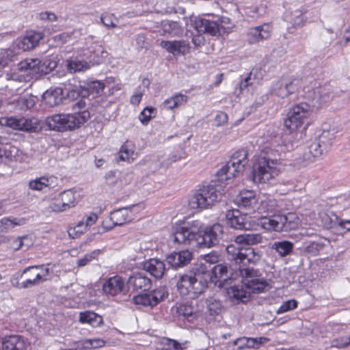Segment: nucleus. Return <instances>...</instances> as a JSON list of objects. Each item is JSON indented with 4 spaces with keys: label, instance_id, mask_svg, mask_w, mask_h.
Here are the masks:
<instances>
[{
    "label": "nucleus",
    "instance_id": "51",
    "mask_svg": "<svg viewBox=\"0 0 350 350\" xmlns=\"http://www.w3.org/2000/svg\"><path fill=\"white\" fill-rule=\"evenodd\" d=\"M297 307V302L294 299L288 300L284 301L280 307L278 309L277 313L282 314L292 310L295 309Z\"/></svg>",
    "mask_w": 350,
    "mask_h": 350
},
{
    "label": "nucleus",
    "instance_id": "23",
    "mask_svg": "<svg viewBox=\"0 0 350 350\" xmlns=\"http://www.w3.org/2000/svg\"><path fill=\"white\" fill-rule=\"evenodd\" d=\"M42 38L43 34L40 32H28L26 36L17 40L16 46L23 51H29L34 49Z\"/></svg>",
    "mask_w": 350,
    "mask_h": 350
},
{
    "label": "nucleus",
    "instance_id": "62",
    "mask_svg": "<svg viewBox=\"0 0 350 350\" xmlns=\"http://www.w3.org/2000/svg\"><path fill=\"white\" fill-rule=\"evenodd\" d=\"M40 18L42 21H55L57 20V16L53 12H44L40 14Z\"/></svg>",
    "mask_w": 350,
    "mask_h": 350
},
{
    "label": "nucleus",
    "instance_id": "38",
    "mask_svg": "<svg viewBox=\"0 0 350 350\" xmlns=\"http://www.w3.org/2000/svg\"><path fill=\"white\" fill-rule=\"evenodd\" d=\"M162 30L164 34L170 36H179L182 33L183 29L178 23L176 21H164L162 23Z\"/></svg>",
    "mask_w": 350,
    "mask_h": 350
},
{
    "label": "nucleus",
    "instance_id": "10",
    "mask_svg": "<svg viewBox=\"0 0 350 350\" xmlns=\"http://www.w3.org/2000/svg\"><path fill=\"white\" fill-rule=\"evenodd\" d=\"M36 268L30 266L14 273L10 278L12 286L18 289H27L40 285L39 279L42 277L37 274Z\"/></svg>",
    "mask_w": 350,
    "mask_h": 350
},
{
    "label": "nucleus",
    "instance_id": "2",
    "mask_svg": "<svg viewBox=\"0 0 350 350\" xmlns=\"http://www.w3.org/2000/svg\"><path fill=\"white\" fill-rule=\"evenodd\" d=\"M230 278L226 265H217L211 271L204 265H200L189 273L180 275L176 286L180 295L190 294L194 298L205 292L208 281L221 288Z\"/></svg>",
    "mask_w": 350,
    "mask_h": 350
},
{
    "label": "nucleus",
    "instance_id": "46",
    "mask_svg": "<svg viewBox=\"0 0 350 350\" xmlns=\"http://www.w3.org/2000/svg\"><path fill=\"white\" fill-rule=\"evenodd\" d=\"M81 347L80 349H88V348H98L103 347L105 342L103 340L99 338L88 339L85 340L80 341Z\"/></svg>",
    "mask_w": 350,
    "mask_h": 350
},
{
    "label": "nucleus",
    "instance_id": "9",
    "mask_svg": "<svg viewBox=\"0 0 350 350\" xmlns=\"http://www.w3.org/2000/svg\"><path fill=\"white\" fill-rule=\"evenodd\" d=\"M277 159L259 155L253 165V181L264 183L276 177L280 172Z\"/></svg>",
    "mask_w": 350,
    "mask_h": 350
},
{
    "label": "nucleus",
    "instance_id": "18",
    "mask_svg": "<svg viewBox=\"0 0 350 350\" xmlns=\"http://www.w3.org/2000/svg\"><path fill=\"white\" fill-rule=\"evenodd\" d=\"M103 291L107 295L115 296L119 293L125 294L128 292L126 283L120 275L108 278L103 284Z\"/></svg>",
    "mask_w": 350,
    "mask_h": 350
},
{
    "label": "nucleus",
    "instance_id": "49",
    "mask_svg": "<svg viewBox=\"0 0 350 350\" xmlns=\"http://www.w3.org/2000/svg\"><path fill=\"white\" fill-rule=\"evenodd\" d=\"M324 247V244L319 242H311L306 247L305 252L311 255V256H317L319 254V252L323 250Z\"/></svg>",
    "mask_w": 350,
    "mask_h": 350
},
{
    "label": "nucleus",
    "instance_id": "30",
    "mask_svg": "<svg viewBox=\"0 0 350 350\" xmlns=\"http://www.w3.org/2000/svg\"><path fill=\"white\" fill-rule=\"evenodd\" d=\"M57 178L54 176H41L31 180L29 187L33 190L42 191L46 187L53 188L57 185Z\"/></svg>",
    "mask_w": 350,
    "mask_h": 350
},
{
    "label": "nucleus",
    "instance_id": "40",
    "mask_svg": "<svg viewBox=\"0 0 350 350\" xmlns=\"http://www.w3.org/2000/svg\"><path fill=\"white\" fill-rule=\"evenodd\" d=\"M102 321V317L94 312L85 311L80 312L79 321L81 323H88L92 326L98 325Z\"/></svg>",
    "mask_w": 350,
    "mask_h": 350
},
{
    "label": "nucleus",
    "instance_id": "44",
    "mask_svg": "<svg viewBox=\"0 0 350 350\" xmlns=\"http://www.w3.org/2000/svg\"><path fill=\"white\" fill-rule=\"evenodd\" d=\"M316 156H313L312 151L308 148L302 154V155L295 159V165L299 166H306L308 163L312 162Z\"/></svg>",
    "mask_w": 350,
    "mask_h": 350
},
{
    "label": "nucleus",
    "instance_id": "4",
    "mask_svg": "<svg viewBox=\"0 0 350 350\" xmlns=\"http://www.w3.org/2000/svg\"><path fill=\"white\" fill-rule=\"evenodd\" d=\"M342 91L334 90L330 84L314 88L308 93V103L303 102L294 106L284 120L285 126L294 131L304 124L314 109H319L329 103L336 96H340Z\"/></svg>",
    "mask_w": 350,
    "mask_h": 350
},
{
    "label": "nucleus",
    "instance_id": "25",
    "mask_svg": "<svg viewBox=\"0 0 350 350\" xmlns=\"http://www.w3.org/2000/svg\"><path fill=\"white\" fill-rule=\"evenodd\" d=\"M64 98L63 88L60 87L50 88L42 95V102L47 106L52 107L60 104Z\"/></svg>",
    "mask_w": 350,
    "mask_h": 350
},
{
    "label": "nucleus",
    "instance_id": "57",
    "mask_svg": "<svg viewBox=\"0 0 350 350\" xmlns=\"http://www.w3.org/2000/svg\"><path fill=\"white\" fill-rule=\"evenodd\" d=\"M86 229H87V228H85V220L83 219V220H81V221H79L78 223V224L74 229H72V230L70 229L68 231V234L70 237H74L73 233L75 232H76V233L81 234V233H83V231Z\"/></svg>",
    "mask_w": 350,
    "mask_h": 350
},
{
    "label": "nucleus",
    "instance_id": "16",
    "mask_svg": "<svg viewBox=\"0 0 350 350\" xmlns=\"http://www.w3.org/2000/svg\"><path fill=\"white\" fill-rule=\"evenodd\" d=\"M185 296H189L192 300L176 305L175 307L176 314L180 319L192 321L198 317V306L196 298L198 297L193 298L190 294Z\"/></svg>",
    "mask_w": 350,
    "mask_h": 350
},
{
    "label": "nucleus",
    "instance_id": "6",
    "mask_svg": "<svg viewBox=\"0 0 350 350\" xmlns=\"http://www.w3.org/2000/svg\"><path fill=\"white\" fill-rule=\"evenodd\" d=\"M244 247L235 245L226 247L227 259L235 266L234 270L239 272L242 278L241 283L246 288L254 293L263 292L269 286L267 281L261 277L260 270L253 267H245Z\"/></svg>",
    "mask_w": 350,
    "mask_h": 350
},
{
    "label": "nucleus",
    "instance_id": "11",
    "mask_svg": "<svg viewBox=\"0 0 350 350\" xmlns=\"http://www.w3.org/2000/svg\"><path fill=\"white\" fill-rule=\"evenodd\" d=\"M228 18H223L220 23L204 18H196L191 21V26L200 33H207L213 36L221 35L225 32V28L221 23H228Z\"/></svg>",
    "mask_w": 350,
    "mask_h": 350
},
{
    "label": "nucleus",
    "instance_id": "5",
    "mask_svg": "<svg viewBox=\"0 0 350 350\" xmlns=\"http://www.w3.org/2000/svg\"><path fill=\"white\" fill-rule=\"evenodd\" d=\"M128 291L139 293L133 297V302L136 305L143 306H155L168 296L165 286L149 291L152 287V280L144 272H137L131 275L126 281Z\"/></svg>",
    "mask_w": 350,
    "mask_h": 350
},
{
    "label": "nucleus",
    "instance_id": "50",
    "mask_svg": "<svg viewBox=\"0 0 350 350\" xmlns=\"http://www.w3.org/2000/svg\"><path fill=\"white\" fill-rule=\"evenodd\" d=\"M25 224V220L23 219H17L14 218L13 219H10V218L5 217L0 221V225L3 228V230L8 227H14L15 226H21Z\"/></svg>",
    "mask_w": 350,
    "mask_h": 350
},
{
    "label": "nucleus",
    "instance_id": "35",
    "mask_svg": "<svg viewBox=\"0 0 350 350\" xmlns=\"http://www.w3.org/2000/svg\"><path fill=\"white\" fill-rule=\"evenodd\" d=\"M326 219H329V222L325 224V227L331 228L334 227H340L347 231H350V219H343L338 217L335 213H331V215H325Z\"/></svg>",
    "mask_w": 350,
    "mask_h": 350
},
{
    "label": "nucleus",
    "instance_id": "61",
    "mask_svg": "<svg viewBox=\"0 0 350 350\" xmlns=\"http://www.w3.org/2000/svg\"><path fill=\"white\" fill-rule=\"evenodd\" d=\"M136 44L139 48L148 49V44L146 40V37L144 34H139L136 37Z\"/></svg>",
    "mask_w": 350,
    "mask_h": 350
},
{
    "label": "nucleus",
    "instance_id": "45",
    "mask_svg": "<svg viewBox=\"0 0 350 350\" xmlns=\"http://www.w3.org/2000/svg\"><path fill=\"white\" fill-rule=\"evenodd\" d=\"M34 267H36V270H37V274H38L39 275H40L42 278L40 279H39V282H40V284L47 281V280H51V278H52V275H53V271L52 270L46 267H45L44 265H35Z\"/></svg>",
    "mask_w": 350,
    "mask_h": 350
},
{
    "label": "nucleus",
    "instance_id": "37",
    "mask_svg": "<svg viewBox=\"0 0 350 350\" xmlns=\"http://www.w3.org/2000/svg\"><path fill=\"white\" fill-rule=\"evenodd\" d=\"M90 64L86 61L70 59L66 62V68L70 73L85 71L90 68Z\"/></svg>",
    "mask_w": 350,
    "mask_h": 350
},
{
    "label": "nucleus",
    "instance_id": "12",
    "mask_svg": "<svg viewBox=\"0 0 350 350\" xmlns=\"http://www.w3.org/2000/svg\"><path fill=\"white\" fill-rule=\"evenodd\" d=\"M301 85L302 82L300 79L294 77H282L275 82L271 90L273 94L284 98L297 92Z\"/></svg>",
    "mask_w": 350,
    "mask_h": 350
},
{
    "label": "nucleus",
    "instance_id": "64",
    "mask_svg": "<svg viewBox=\"0 0 350 350\" xmlns=\"http://www.w3.org/2000/svg\"><path fill=\"white\" fill-rule=\"evenodd\" d=\"M219 256L216 252H211L204 256V260L206 262L213 264L217 262Z\"/></svg>",
    "mask_w": 350,
    "mask_h": 350
},
{
    "label": "nucleus",
    "instance_id": "54",
    "mask_svg": "<svg viewBox=\"0 0 350 350\" xmlns=\"http://www.w3.org/2000/svg\"><path fill=\"white\" fill-rule=\"evenodd\" d=\"M308 148L312 151V153H313V156H316L317 157L321 156L324 152H325V149H323L317 139L312 142V144L308 146Z\"/></svg>",
    "mask_w": 350,
    "mask_h": 350
},
{
    "label": "nucleus",
    "instance_id": "55",
    "mask_svg": "<svg viewBox=\"0 0 350 350\" xmlns=\"http://www.w3.org/2000/svg\"><path fill=\"white\" fill-rule=\"evenodd\" d=\"M114 15L112 14L105 13L102 14L100 21L102 23L108 27H116L117 25L113 23Z\"/></svg>",
    "mask_w": 350,
    "mask_h": 350
},
{
    "label": "nucleus",
    "instance_id": "15",
    "mask_svg": "<svg viewBox=\"0 0 350 350\" xmlns=\"http://www.w3.org/2000/svg\"><path fill=\"white\" fill-rule=\"evenodd\" d=\"M76 204L75 193L72 190L68 189L59 193L58 197L51 202L49 208L54 212H62L75 206Z\"/></svg>",
    "mask_w": 350,
    "mask_h": 350
},
{
    "label": "nucleus",
    "instance_id": "14",
    "mask_svg": "<svg viewBox=\"0 0 350 350\" xmlns=\"http://www.w3.org/2000/svg\"><path fill=\"white\" fill-rule=\"evenodd\" d=\"M0 124L13 129L35 133L39 130V124L36 119L25 118L24 117L16 118L15 117L3 118Z\"/></svg>",
    "mask_w": 350,
    "mask_h": 350
},
{
    "label": "nucleus",
    "instance_id": "29",
    "mask_svg": "<svg viewBox=\"0 0 350 350\" xmlns=\"http://www.w3.org/2000/svg\"><path fill=\"white\" fill-rule=\"evenodd\" d=\"M0 158L10 161H21L23 159L22 152L16 146L6 144L0 147Z\"/></svg>",
    "mask_w": 350,
    "mask_h": 350
},
{
    "label": "nucleus",
    "instance_id": "34",
    "mask_svg": "<svg viewBox=\"0 0 350 350\" xmlns=\"http://www.w3.org/2000/svg\"><path fill=\"white\" fill-rule=\"evenodd\" d=\"M245 267L247 264L256 265L261 259L262 253L257 249L252 247H244Z\"/></svg>",
    "mask_w": 350,
    "mask_h": 350
},
{
    "label": "nucleus",
    "instance_id": "60",
    "mask_svg": "<svg viewBox=\"0 0 350 350\" xmlns=\"http://www.w3.org/2000/svg\"><path fill=\"white\" fill-rule=\"evenodd\" d=\"M10 247L14 250V251H18L19 250H24V243L21 241V239L20 237H17L16 239H14L11 243H10Z\"/></svg>",
    "mask_w": 350,
    "mask_h": 350
},
{
    "label": "nucleus",
    "instance_id": "22",
    "mask_svg": "<svg viewBox=\"0 0 350 350\" xmlns=\"http://www.w3.org/2000/svg\"><path fill=\"white\" fill-rule=\"evenodd\" d=\"M248 42L250 44L258 43L267 40L271 36V27L268 23H264L255 27L249 29L247 32Z\"/></svg>",
    "mask_w": 350,
    "mask_h": 350
},
{
    "label": "nucleus",
    "instance_id": "59",
    "mask_svg": "<svg viewBox=\"0 0 350 350\" xmlns=\"http://www.w3.org/2000/svg\"><path fill=\"white\" fill-rule=\"evenodd\" d=\"M228 121V115L222 111H219L215 116V125L219 126Z\"/></svg>",
    "mask_w": 350,
    "mask_h": 350
},
{
    "label": "nucleus",
    "instance_id": "43",
    "mask_svg": "<svg viewBox=\"0 0 350 350\" xmlns=\"http://www.w3.org/2000/svg\"><path fill=\"white\" fill-rule=\"evenodd\" d=\"M227 293L230 297L234 298L237 300L245 301L248 299L247 293L243 288L237 286H232L228 288Z\"/></svg>",
    "mask_w": 350,
    "mask_h": 350
},
{
    "label": "nucleus",
    "instance_id": "56",
    "mask_svg": "<svg viewBox=\"0 0 350 350\" xmlns=\"http://www.w3.org/2000/svg\"><path fill=\"white\" fill-rule=\"evenodd\" d=\"M252 72H250L248 75L243 80H241L239 84V93H241L244 89L252 84Z\"/></svg>",
    "mask_w": 350,
    "mask_h": 350
},
{
    "label": "nucleus",
    "instance_id": "63",
    "mask_svg": "<svg viewBox=\"0 0 350 350\" xmlns=\"http://www.w3.org/2000/svg\"><path fill=\"white\" fill-rule=\"evenodd\" d=\"M172 98H173V100H174L175 102L174 106H176L177 107L185 104L187 100V96L183 94H177L174 96H172Z\"/></svg>",
    "mask_w": 350,
    "mask_h": 350
},
{
    "label": "nucleus",
    "instance_id": "47",
    "mask_svg": "<svg viewBox=\"0 0 350 350\" xmlns=\"http://www.w3.org/2000/svg\"><path fill=\"white\" fill-rule=\"evenodd\" d=\"M155 113V108L152 107H147L140 113L139 116V120L144 125H146L154 116V115L152 114Z\"/></svg>",
    "mask_w": 350,
    "mask_h": 350
},
{
    "label": "nucleus",
    "instance_id": "36",
    "mask_svg": "<svg viewBox=\"0 0 350 350\" xmlns=\"http://www.w3.org/2000/svg\"><path fill=\"white\" fill-rule=\"evenodd\" d=\"M262 236L258 233H244L235 237V242L238 244L255 245L261 243Z\"/></svg>",
    "mask_w": 350,
    "mask_h": 350
},
{
    "label": "nucleus",
    "instance_id": "32",
    "mask_svg": "<svg viewBox=\"0 0 350 350\" xmlns=\"http://www.w3.org/2000/svg\"><path fill=\"white\" fill-rule=\"evenodd\" d=\"M82 87V98H85L90 95L100 94L103 91L105 85L100 81H94L85 83Z\"/></svg>",
    "mask_w": 350,
    "mask_h": 350
},
{
    "label": "nucleus",
    "instance_id": "19",
    "mask_svg": "<svg viewBox=\"0 0 350 350\" xmlns=\"http://www.w3.org/2000/svg\"><path fill=\"white\" fill-rule=\"evenodd\" d=\"M193 254L187 250L174 252L166 256L165 261L169 269H177L187 265L191 260Z\"/></svg>",
    "mask_w": 350,
    "mask_h": 350
},
{
    "label": "nucleus",
    "instance_id": "8",
    "mask_svg": "<svg viewBox=\"0 0 350 350\" xmlns=\"http://www.w3.org/2000/svg\"><path fill=\"white\" fill-rule=\"evenodd\" d=\"M85 100H79L73 104L74 113L55 114L46 119V123L51 130L60 132L73 130L81 126L90 118V112L86 110Z\"/></svg>",
    "mask_w": 350,
    "mask_h": 350
},
{
    "label": "nucleus",
    "instance_id": "31",
    "mask_svg": "<svg viewBox=\"0 0 350 350\" xmlns=\"http://www.w3.org/2000/svg\"><path fill=\"white\" fill-rule=\"evenodd\" d=\"M271 247L279 256L286 257L292 253L294 243L287 240L277 241L271 244Z\"/></svg>",
    "mask_w": 350,
    "mask_h": 350
},
{
    "label": "nucleus",
    "instance_id": "1",
    "mask_svg": "<svg viewBox=\"0 0 350 350\" xmlns=\"http://www.w3.org/2000/svg\"><path fill=\"white\" fill-rule=\"evenodd\" d=\"M247 152L244 149L236 151L230 159L216 174L217 180L214 184L204 186L198 189L189 199V205L191 208H206L219 200L221 193L216 188V182L223 183L243 172L248 163Z\"/></svg>",
    "mask_w": 350,
    "mask_h": 350
},
{
    "label": "nucleus",
    "instance_id": "28",
    "mask_svg": "<svg viewBox=\"0 0 350 350\" xmlns=\"http://www.w3.org/2000/svg\"><path fill=\"white\" fill-rule=\"evenodd\" d=\"M118 155L119 160L131 163L137 157L135 144L132 142L126 141L121 146Z\"/></svg>",
    "mask_w": 350,
    "mask_h": 350
},
{
    "label": "nucleus",
    "instance_id": "21",
    "mask_svg": "<svg viewBox=\"0 0 350 350\" xmlns=\"http://www.w3.org/2000/svg\"><path fill=\"white\" fill-rule=\"evenodd\" d=\"M1 347L2 350H29L30 343L22 336L10 335L4 338Z\"/></svg>",
    "mask_w": 350,
    "mask_h": 350
},
{
    "label": "nucleus",
    "instance_id": "3",
    "mask_svg": "<svg viewBox=\"0 0 350 350\" xmlns=\"http://www.w3.org/2000/svg\"><path fill=\"white\" fill-rule=\"evenodd\" d=\"M172 237L174 243L178 245L200 248L212 247L223 240L224 227L219 224H215L202 228L201 222L193 221L177 227Z\"/></svg>",
    "mask_w": 350,
    "mask_h": 350
},
{
    "label": "nucleus",
    "instance_id": "53",
    "mask_svg": "<svg viewBox=\"0 0 350 350\" xmlns=\"http://www.w3.org/2000/svg\"><path fill=\"white\" fill-rule=\"evenodd\" d=\"M41 61L38 59H27L24 62L21 63V68L26 70H33L36 66H40Z\"/></svg>",
    "mask_w": 350,
    "mask_h": 350
},
{
    "label": "nucleus",
    "instance_id": "13",
    "mask_svg": "<svg viewBox=\"0 0 350 350\" xmlns=\"http://www.w3.org/2000/svg\"><path fill=\"white\" fill-rule=\"evenodd\" d=\"M228 224L232 228L241 230H250L256 224L247 213H242L237 209L230 210L226 213Z\"/></svg>",
    "mask_w": 350,
    "mask_h": 350
},
{
    "label": "nucleus",
    "instance_id": "17",
    "mask_svg": "<svg viewBox=\"0 0 350 350\" xmlns=\"http://www.w3.org/2000/svg\"><path fill=\"white\" fill-rule=\"evenodd\" d=\"M137 212L138 206L136 204L122 207L111 212L110 220L112 221L113 226H122L133 221L135 213Z\"/></svg>",
    "mask_w": 350,
    "mask_h": 350
},
{
    "label": "nucleus",
    "instance_id": "27",
    "mask_svg": "<svg viewBox=\"0 0 350 350\" xmlns=\"http://www.w3.org/2000/svg\"><path fill=\"white\" fill-rule=\"evenodd\" d=\"M237 202L239 207L254 209L257 206L258 200L254 191L247 190L240 193L237 198Z\"/></svg>",
    "mask_w": 350,
    "mask_h": 350
},
{
    "label": "nucleus",
    "instance_id": "58",
    "mask_svg": "<svg viewBox=\"0 0 350 350\" xmlns=\"http://www.w3.org/2000/svg\"><path fill=\"white\" fill-rule=\"evenodd\" d=\"M266 12V6L260 5L258 7H254L250 9V13H252V17L263 16Z\"/></svg>",
    "mask_w": 350,
    "mask_h": 350
},
{
    "label": "nucleus",
    "instance_id": "7",
    "mask_svg": "<svg viewBox=\"0 0 350 350\" xmlns=\"http://www.w3.org/2000/svg\"><path fill=\"white\" fill-rule=\"evenodd\" d=\"M277 202L274 199L267 198L261 201L258 209L269 215L260 218V224L267 230L276 232L295 230L299 224V219L293 213H276Z\"/></svg>",
    "mask_w": 350,
    "mask_h": 350
},
{
    "label": "nucleus",
    "instance_id": "41",
    "mask_svg": "<svg viewBox=\"0 0 350 350\" xmlns=\"http://www.w3.org/2000/svg\"><path fill=\"white\" fill-rule=\"evenodd\" d=\"M206 303L210 315H219L224 310L221 301L213 297L207 298Z\"/></svg>",
    "mask_w": 350,
    "mask_h": 350
},
{
    "label": "nucleus",
    "instance_id": "24",
    "mask_svg": "<svg viewBox=\"0 0 350 350\" xmlns=\"http://www.w3.org/2000/svg\"><path fill=\"white\" fill-rule=\"evenodd\" d=\"M23 77L12 75L7 78V83L5 87L0 90V92L6 96L19 94L23 90Z\"/></svg>",
    "mask_w": 350,
    "mask_h": 350
},
{
    "label": "nucleus",
    "instance_id": "39",
    "mask_svg": "<svg viewBox=\"0 0 350 350\" xmlns=\"http://www.w3.org/2000/svg\"><path fill=\"white\" fill-rule=\"evenodd\" d=\"M82 85H75L71 83H69L68 85L65 86V88L64 90V98L66 97L68 99L70 100H76L79 97H81V100H83L82 98Z\"/></svg>",
    "mask_w": 350,
    "mask_h": 350
},
{
    "label": "nucleus",
    "instance_id": "48",
    "mask_svg": "<svg viewBox=\"0 0 350 350\" xmlns=\"http://www.w3.org/2000/svg\"><path fill=\"white\" fill-rule=\"evenodd\" d=\"M57 66V62L55 59H45L43 62L41 61V64L38 67V70L42 72L47 74L53 71Z\"/></svg>",
    "mask_w": 350,
    "mask_h": 350
},
{
    "label": "nucleus",
    "instance_id": "33",
    "mask_svg": "<svg viewBox=\"0 0 350 350\" xmlns=\"http://www.w3.org/2000/svg\"><path fill=\"white\" fill-rule=\"evenodd\" d=\"M304 11L296 10L289 12L284 15V20L291 25V27H288L289 32H292L291 31L292 28L295 29L297 27L301 26L304 24Z\"/></svg>",
    "mask_w": 350,
    "mask_h": 350
},
{
    "label": "nucleus",
    "instance_id": "42",
    "mask_svg": "<svg viewBox=\"0 0 350 350\" xmlns=\"http://www.w3.org/2000/svg\"><path fill=\"white\" fill-rule=\"evenodd\" d=\"M334 133L329 131H323L321 135L316 139L327 152L334 142Z\"/></svg>",
    "mask_w": 350,
    "mask_h": 350
},
{
    "label": "nucleus",
    "instance_id": "20",
    "mask_svg": "<svg viewBox=\"0 0 350 350\" xmlns=\"http://www.w3.org/2000/svg\"><path fill=\"white\" fill-rule=\"evenodd\" d=\"M166 262L158 258H150L143 263L144 271L149 272L156 279H161L169 271Z\"/></svg>",
    "mask_w": 350,
    "mask_h": 350
},
{
    "label": "nucleus",
    "instance_id": "26",
    "mask_svg": "<svg viewBox=\"0 0 350 350\" xmlns=\"http://www.w3.org/2000/svg\"><path fill=\"white\" fill-rule=\"evenodd\" d=\"M160 46L174 55H184L189 52V42L185 40H163L161 42Z\"/></svg>",
    "mask_w": 350,
    "mask_h": 350
},
{
    "label": "nucleus",
    "instance_id": "52",
    "mask_svg": "<svg viewBox=\"0 0 350 350\" xmlns=\"http://www.w3.org/2000/svg\"><path fill=\"white\" fill-rule=\"evenodd\" d=\"M99 250H94L89 254H86L83 258L78 260L77 265L79 267H83L86 265L89 262L96 258V256L99 254Z\"/></svg>",
    "mask_w": 350,
    "mask_h": 350
}]
</instances>
